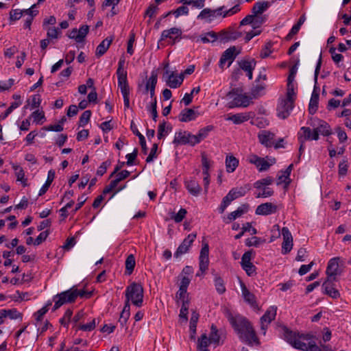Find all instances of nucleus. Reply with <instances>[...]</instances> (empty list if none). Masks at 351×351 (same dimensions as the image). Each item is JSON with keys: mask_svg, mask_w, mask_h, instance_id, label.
Masks as SVG:
<instances>
[{"mask_svg": "<svg viewBox=\"0 0 351 351\" xmlns=\"http://www.w3.org/2000/svg\"><path fill=\"white\" fill-rule=\"evenodd\" d=\"M228 320L241 341L248 346L260 344L256 331L247 318L240 315L230 316Z\"/></svg>", "mask_w": 351, "mask_h": 351, "instance_id": "1", "label": "nucleus"}, {"mask_svg": "<svg viewBox=\"0 0 351 351\" xmlns=\"http://www.w3.org/2000/svg\"><path fill=\"white\" fill-rule=\"evenodd\" d=\"M282 332L285 340L295 349L302 351H324L315 341H308V343L302 341L311 339L312 336L309 334H300L289 330L285 326L282 327Z\"/></svg>", "mask_w": 351, "mask_h": 351, "instance_id": "2", "label": "nucleus"}, {"mask_svg": "<svg viewBox=\"0 0 351 351\" xmlns=\"http://www.w3.org/2000/svg\"><path fill=\"white\" fill-rule=\"evenodd\" d=\"M239 5H235L232 8L229 10H225V6H221L217 9L212 10L210 8H204L203 9L200 13L197 16L198 19H205L209 18V21L213 20L214 18H217L218 16H222L223 18H226L228 16H230L234 15L240 11Z\"/></svg>", "mask_w": 351, "mask_h": 351, "instance_id": "3", "label": "nucleus"}, {"mask_svg": "<svg viewBox=\"0 0 351 351\" xmlns=\"http://www.w3.org/2000/svg\"><path fill=\"white\" fill-rule=\"evenodd\" d=\"M125 302L130 304V302L137 307H141L143 302V288L140 283L132 282L126 287L125 289Z\"/></svg>", "mask_w": 351, "mask_h": 351, "instance_id": "4", "label": "nucleus"}, {"mask_svg": "<svg viewBox=\"0 0 351 351\" xmlns=\"http://www.w3.org/2000/svg\"><path fill=\"white\" fill-rule=\"evenodd\" d=\"M227 97L232 99L228 104L229 108L247 107L250 105L252 98L245 94H241L237 88H233L228 93Z\"/></svg>", "mask_w": 351, "mask_h": 351, "instance_id": "5", "label": "nucleus"}, {"mask_svg": "<svg viewBox=\"0 0 351 351\" xmlns=\"http://www.w3.org/2000/svg\"><path fill=\"white\" fill-rule=\"evenodd\" d=\"M53 301L55 304L53 308V311H55L66 303H72L75 302L74 294L72 293L71 289H70L67 291L56 295L53 297Z\"/></svg>", "mask_w": 351, "mask_h": 351, "instance_id": "6", "label": "nucleus"}, {"mask_svg": "<svg viewBox=\"0 0 351 351\" xmlns=\"http://www.w3.org/2000/svg\"><path fill=\"white\" fill-rule=\"evenodd\" d=\"M247 160L250 163L254 165L259 171H267L270 166L275 163V159H271V162L266 160L264 158L258 156L256 154H250Z\"/></svg>", "mask_w": 351, "mask_h": 351, "instance_id": "7", "label": "nucleus"}, {"mask_svg": "<svg viewBox=\"0 0 351 351\" xmlns=\"http://www.w3.org/2000/svg\"><path fill=\"white\" fill-rule=\"evenodd\" d=\"M165 77V82L168 86L171 88H177L180 86L184 80V75L182 73L178 75L176 72L169 73L168 70H166L164 75Z\"/></svg>", "mask_w": 351, "mask_h": 351, "instance_id": "8", "label": "nucleus"}, {"mask_svg": "<svg viewBox=\"0 0 351 351\" xmlns=\"http://www.w3.org/2000/svg\"><path fill=\"white\" fill-rule=\"evenodd\" d=\"M194 134L186 132L180 131L176 132L173 143L176 145H190L194 146L196 145L195 140L193 139Z\"/></svg>", "mask_w": 351, "mask_h": 351, "instance_id": "9", "label": "nucleus"}, {"mask_svg": "<svg viewBox=\"0 0 351 351\" xmlns=\"http://www.w3.org/2000/svg\"><path fill=\"white\" fill-rule=\"evenodd\" d=\"M343 261L340 257H335L331 258L328 263L326 274L327 275L326 279H337L336 276L339 274V263H343Z\"/></svg>", "mask_w": 351, "mask_h": 351, "instance_id": "10", "label": "nucleus"}, {"mask_svg": "<svg viewBox=\"0 0 351 351\" xmlns=\"http://www.w3.org/2000/svg\"><path fill=\"white\" fill-rule=\"evenodd\" d=\"M293 107L294 104L291 101L285 99H281L277 106L278 117L282 119L287 118Z\"/></svg>", "mask_w": 351, "mask_h": 351, "instance_id": "11", "label": "nucleus"}, {"mask_svg": "<svg viewBox=\"0 0 351 351\" xmlns=\"http://www.w3.org/2000/svg\"><path fill=\"white\" fill-rule=\"evenodd\" d=\"M209 246L208 243H203L199 257V270L204 273L209 265Z\"/></svg>", "mask_w": 351, "mask_h": 351, "instance_id": "12", "label": "nucleus"}, {"mask_svg": "<svg viewBox=\"0 0 351 351\" xmlns=\"http://www.w3.org/2000/svg\"><path fill=\"white\" fill-rule=\"evenodd\" d=\"M281 233L283 237V242L282 244V253L287 254L291 252L293 247V237L287 227H283Z\"/></svg>", "mask_w": 351, "mask_h": 351, "instance_id": "13", "label": "nucleus"}, {"mask_svg": "<svg viewBox=\"0 0 351 351\" xmlns=\"http://www.w3.org/2000/svg\"><path fill=\"white\" fill-rule=\"evenodd\" d=\"M253 250L245 252L241 258V266L248 276H252L255 273V266L251 262Z\"/></svg>", "mask_w": 351, "mask_h": 351, "instance_id": "14", "label": "nucleus"}, {"mask_svg": "<svg viewBox=\"0 0 351 351\" xmlns=\"http://www.w3.org/2000/svg\"><path fill=\"white\" fill-rule=\"evenodd\" d=\"M196 237H197L196 233L189 234L187 236V237L185 238L183 240V241L182 242V243L179 245L176 252L174 253V256L178 258V257L182 256V254L186 253L189 251V247H191V244L195 239Z\"/></svg>", "mask_w": 351, "mask_h": 351, "instance_id": "15", "label": "nucleus"}, {"mask_svg": "<svg viewBox=\"0 0 351 351\" xmlns=\"http://www.w3.org/2000/svg\"><path fill=\"white\" fill-rule=\"evenodd\" d=\"M239 52H236V47L234 46L230 47L227 49L221 55L219 60V66L223 68L224 64L228 62V66H230L232 62L234 60L237 56Z\"/></svg>", "mask_w": 351, "mask_h": 351, "instance_id": "16", "label": "nucleus"}, {"mask_svg": "<svg viewBox=\"0 0 351 351\" xmlns=\"http://www.w3.org/2000/svg\"><path fill=\"white\" fill-rule=\"evenodd\" d=\"M277 307L276 306H270L265 314L261 318V330L264 331V334H265V330L267 327V325L271 323L272 320H274L276 316Z\"/></svg>", "mask_w": 351, "mask_h": 351, "instance_id": "17", "label": "nucleus"}, {"mask_svg": "<svg viewBox=\"0 0 351 351\" xmlns=\"http://www.w3.org/2000/svg\"><path fill=\"white\" fill-rule=\"evenodd\" d=\"M336 279H326L322 284L324 293L329 295L333 299H337L340 297V293L337 289L334 287L333 282Z\"/></svg>", "mask_w": 351, "mask_h": 351, "instance_id": "18", "label": "nucleus"}, {"mask_svg": "<svg viewBox=\"0 0 351 351\" xmlns=\"http://www.w3.org/2000/svg\"><path fill=\"white\" fill-rule=\"evenodd\" d=\"M277 210L278 206L276 205L271 202H267L258 206L255 213L258 215H269L276 213Z\"/></svg>", "mask_w": 351, "mask_h": 351, "instance_id": "19", "label": "nucleus"}, {"mask_svg": "<svg viewBox=\"0 0 351 351\" xmlns=\"http://www.w3.org/2000/svg\"><path fill=\"white\" fill-rule=\"evenodd\" d=\"M260 143L266 147H271L274 145L275 134L267 130H263L258 134Z\"/></svg>", "mask_w": 351, "mask_h": 351, "instance_id": "20", "label": "nucleus"}, {"mask_svg": "<svg viewBox=\"0 0 351 351\" xmlns=\"http://www.w3.org/2000/svg\"><path fill=\"white\" fill-rule=\"evenodd\" d=\"M36 5L34 4L30 8L23 10V16H25V23L23 25L24 28L30 29L31 25L34 18L38 14V10H34Z\"/></svg>", "mask_w": 351, "mask_h": 351, "instance_id": "21", "label": "nucleus"}, {"mask_svg": "<svg viewBox=\"0 0 351 351\" xmlns=\"http://www.w3.org/2000/svg\"><path fill=\"white\" fill-rule=\"evenodd\" d=\"M254 116L253 112H242L232 114L227 118V120L232 121L234 124H241L248 121Z\"/></svg>", "mask_w": 351, "mask_h": 351, "instance_id": "22", "label": "nucleus"}, {"mask_svg": "<svg viewBox=\"0 0 351 351\" xmlns=\"http://www.w3.org/2000/svg\"><path fill=\"white\" fill-rule=\"evenodd\" d=\"M317 84H315L314 90L312 93L308 105V112L311 114H314L318 108L319 93L317 92Z\"/></svg>", "mask_w": 351, "mask_h": 351, "instance_id": "23", "label": "nucleus"}, {"mask_svg": "<svg viewBox=\"0 0 351 351\" xmlns=\"http://www.w3.org/2000/svg\"><path fill=\"white\" fill-rule=\"evenodd\" d=\"M182 34V31L180 29L177 27H172L169 29L164 30L161 34L160 41L164 40L165 39L173 38V35H176V36L173 38L174 42L180 40V36Z\"/></svg>", "mask_w": 351, "mask_h": 351, "instance_id": "24", "label": "nucleus"}, {"mask_svg": "<svg viewBox=\"0 0 351 351\" xmlns=\"http://www.w3.org/2000/svg\"><path fill=\"white\" fill-rule=\"evenodd\" d=\"M248 210L249 205L247 204H242L241 206L238 207L236 210L228 214L227 217V219L228 221H226V223H230V221L235 220L237 218L240 217L243 214L246 213Z\"/></svg>", "mask_w": 351, "mask_h": 351, "instance_id": "25", "label": "nucleus"}, {"mask_svg": "<svg viewBox=\"0 0 351 351\" xmlns=\"http://www.w3.org/2000/svg\"><path fill=\"white\" fill-rule=\"evenodd\" d=\"M241 32L234 30L221 31L219 36L222 42H228L230 40H235L241 36Z\"/></svg>", "mask_w": 351, "mask_h": 351, "instance_id": "26", "label": "nucleus"}, {"mask_svg": "<svg viewBox=\"0 0 351 351\" xmlns=\"http://www.w3.org/2000/svg\"><path fill=\"white\" fill-rule=\"evenodd\" d=\"M240 285L242 296L243 297L245 301L250 304L251 306L256 305V301L255 295L247 289L245 285L242 281H240Z\"/></svg>", "mask_w": 351, "mask_h": 351, "instance_id": "27", "label": "nucleus"}, {"mask_svg": "<svg viewBox=\"0 0 351 351\" xmlns=\"http://www.w3.org/2000/svg\"><path fill=\"white\" fill-rule=\"evenodd\" d=\"M117 75L118 80V86L121 91L129 90L130 88L127 80V71H117Z\"/></svg>", "mask_w": 351, "mask_h": 351, "instance_id": "28", "label": "nucleus"}, {"mask_svg": "<svg viewBox=\"0 0 351 351\" xmlns=\"http://www.w3.org/2000/svg\"><path fill=\"white\" fill-rule=\"evenodd\" d=\"M184 183L186 188L191 195L197 196L200 194L202 188L196 180H190L185 181Z\"/></svg>", "mask_w": 351, "mask_h": 351, "instance_id": "29", "label": "nucleus"}, {"mask_svg": "<svg viewBox=\"0 0 351 351\" xmlns=\"http://www.w3.org/2000/svg\"><path fill=\"white\" fill-rule=\"evenodd\" d=\"M196 117L195 110L191 108H185L181 111L178 118L181 122H189L195 120Z\"/></svg>", "mask_w": 351, "mask_h": 351, "instance_id": "30", "label": "nucleus"}, {"mask_svg": "<svg viewBox=\"0 0 351 351\" xmlns=\"http://www.w3.org/2000/svg\"><path fill=\"white\" fill-rule=\"evenodd\" d=\"M113 40L112 37H108L104 39L97 47L95 51V55L98 57L103 56L108 49L110 45Z\"/></svg>", "mask_w": 351, "mask_h": 351, "instance_id": "31", "label": "nucleus"}, {"mask_svg": "<svg viewBox=\"0 0 351 351\" xmlns=\"http://www.w3.org/2000/svg\"><path fill=\"white\" fill-rule=\"evenodd\" d=\"M213 129L214 126L212 125H209L203 128H201L198 131V133L195 135V137L193 138V139L195 140L196 144H198L202 141L205 139L208 136V134L213 130Z\"/></svg>", "mask_w": 351, "mask_h": 351, "instance_id": "32", "label": "nucleus"}, {"mask_svg": "<svg viewBox=\"0 0 351 351\" xmlns=\"http://www.w3.org/2000/svg\"><path fill=\"white\" fill-rule=\"evenodd\" d=\"M270 4L268 1H258L252 8V13L254 15H262L269 7Z\"/></svg>", "mask_w": 351, "mask_h": 351, "instance_id": "33", "label": "nucleus"}, {"mask_svg": "<svg viewBox=\"0 0 351 351\" xmlns=\"http://www.w3.org/2000/svg\"><path fill=\"white\" fill-rule=\"evenodd\" d=\"M157 82H158L157 73L155 71H152L150 77L146 81L143 93L147 94L149 90H150L152 88H156Z\"/></svg>", "mask_w": 351, "mask_h": 351, "instance_id": "34", "label": "nucleus"}, {"mask_svg": "<svg viewBox=\"0 0 351 351\" xmlns=\"http://www.w3.org/2000/svg\"><path fill=\"white\" fill-rule=\"evenodd\" d=\"M239 165V160L233 156H227L226 158V167L228 173H232Z\"/></svg>", "mask_w": 351, "mask_h": 351, "instance_id": "35", "label": "nucleus"}, {"mask_svg": "<svg viewBox=\"0 0 351 351\" xmlns=\"http://www.w3.org/2000/svg\"><path fill=\"white\" fill-rule=\"evenodd\" d=\"M130 315V305L128 302H125L123 308L121 313L119 322L121 326H124Z\"/></svg>", "mask_w": 351, "mask_h": 351, "instance_id": "36", "label": "nucleus"}, {"mask_svg": "<svg viewBox=\"0 0 351 351\" xmlns=\"http://www.w3.org/2000/svg\"><path fill=\"white\" fill-rule=\"evenodd\" d=\"M237 198L233 195L232 192L230 191L223 198L221 205L219 207V211L220 213H223L226 208L230 204V203L236 199Z\"/></svg>", "mask_w": 351, "mask_h": 351, "instance_id": "37", "label": "nucleus"}, {"mask_svg": "<svg viewBox=\"0 0 351 351\" xmlns=\"http://www.w3.org/2000/svg\"><path fill=\"white\" fill-rule=\"evenodd\" d=\"M54 178H55V171L53 170L49 171L47 181L39 191V193H38L39 196L44 195L47 191V190H48L49 187L50 186L51 182H53Z\"/></svg>", "mask_w": 351, "mask_h": 351, "instance_id": "38", "label": "nucleus"}, {"mask_svg": "<svg viewBox=\"0 0 351 351\" xmlns=\"http://www.w3.org/2000/svg\"><path fill=\"white\" fill-rule=\"evenodd\" d=\"M210 343L211 342L209 338L207 337L206 334H202L197 340V348L200 351L208 350L207 347Z\"/></svg>", "mask_w": 351, "mask_h": 351, "instance_id": "39", "label": "nucleus"}, {"mask_svg": "<svg viewBox=\"0 0 351 351\" xmlns=\"http://www.w3.org/2000/svg\"><path fill=\"white\" fill-rule=\"evenodd\" d=\"M256 64V62L254 59L250 60H243L239 62V67L246 73L250 71V70H254Z\"/></svg>", "mask_w": 351, "mask_h": 351, "instance_id": "40", "label": "nucleus"}, {"mask_svg": "<svg viewBox=\"0 0 351 351\" xmlns=\"http://www.w3.org/2000/svg\"><path fill=\"white\" fill-rule=\"evenodd\" d=\"M199 319V314L195 311H193L191 314V317L190 320V330L191 332V339H195V335L196 333V327L197 323Z\"/></svg>", "mask_w": 351, "mask_h": 351, "instance_id": "41", "label": "nucleus"}, {"mask_svg": "<svg viewBox=\"0 0 351 351\" xmlns=\"http://www.w3.org/2000/svg\"><path fill=\"white\" fill-rule=\"evenodd\" d=\"M136 261L133 254H130L125 260V274L130 275L135 267Z\"/></svg>", "mask_w": 351, "mask_h": 351, "instance_id": "42", "label": "nucleus"}, {"mask_svg": "<svg viewBox=\"0 0 351 351\" xmlns=\"http://www.w3.org/2000/svg\"><path fill=\"white\" fill-rule=\"evenodd\" d=\"M320 134L328 136L331 134L330 125L324 121L319 120L318 126L315 128Z\"/></svg>", "mask_w": 351, "mask_h": 351, "instance_id": "43", "label": "nucleus"}, {"mask_svg": "<svg viewBox=\"0 0 351 351\" xmlns=\"http://www.w3.org/2000/svg\"><path fill=\"white\" fill-rule=\"evenodd\" d=\"M208 338L211 343H213L216 345L219 344L220 335H219V332L217 328V326L214 324L211 325L210 333V336Z\"/></svg>", "mask_w": 351, "mask_h": 351, "instance_id": "44", "label": "nucleus"}, {"mask_svg": "<svg viewBox=\"0 0 351 351\" xmlns=\"http://www.w3.org/2000/svg\"><path fill=\"white\" fill-rule=\"evenodd\" d=\"M311 134L312 131L310 128L308 127H302L300 128V131L298 134V140H300V136L302 137L303 141H310L311 140Z\"/></svg>", "mask_w": 351, "mask_h": 351, "instance_id": "45", "label": "nucleus"}, {"mask_svg": "<svg viewBox=\"0 0 351 351\" xmlns=\"http://www.w3.org/2000/svg\"><path fill=\"white\" fill-rule=\"evenodd\" d=\"M12 168L14 170L15 175L17 178V181H20V182H23V185L26 186V183H25L26 180L24 179L25 173H24L23 168L17 165H13Z\"/></svg>", "mask_w": 351, "mask_h": 351, "instance_id": "46", "label": "nucleus"}, {"mask_svg": "<svg viewBox=\"0 0 351 351\" xmlns=\"http://www.w3.org/2000/svg\"><path fill=\"white\" fill-rule=\"evenodd\" d=\"M265 242V239H263L257 237H253L245 240V245L247 247L254 246L257 247L262 243H264Z\"/></svg>", "mask_w": 351, "mask_h": 351, "instance_id": "47", "label": "nucleus"}, {"mask_svg": "<svg viewBox=\"0 0 351 351\" xmlns=\"http://www.w3.org/2000/svg\"><path fill=\"white\" fill-rule=\"evenodd\" d=\"M71 289L72 293L74 294V301H75L78 296L80 298H89L92 295L91 292H87L84 290L77 289L75 287H73L71 288Z\"/></svg>", "mask_w": 351, "mask_h": 351, "instance_id": "48", "label": "nucleus"}, {"mask_svg": "<svg viewBox=\"0 0 351 351\" xmlns=\"http://www.w3.org/2000/svg\"><path fill=\"white\" fill-rule=\"evenodd\" d=\"M250 190L248 186H241L240 188H233L230 190L233 195L237 199L238 197H243L245 195L247 191Z\"/></svg>", "mask_w": 351, "mask_h": 351, "instance_id": "49", "label": "nucleus"}, {"mask_svg": "<svg viewBox=\"0 0 351 351\" xmlns=\"http://www.w3.org/2000/svg\"><path fill=\"white\" fill-rule=\"evenodd\" d=\"M293 168V165L291 164L287 169L282 173V175L278 176L277 185L281 184L282 182H285L289 178L290 173Z\"/></svg>", "mask_w": 351, "mask_h": 351, "instance_id": "50", "label": "nucleus"}, {"mask_svg": "<svg viewBox=\"0 0 351 351\" xmlns=\"http://www.w3.org/2000/svg\"><path fill=\"white\" fill-rule=\"evenodd\" d=\"M45 29H47V36L49 39H56L58 38L59 34H61V31L55 27H46Z\"/></svg>", "mask_w": 351, "mask_h": 351, "instance_id": "51", "label": "nucleus"}, {"mask_svg": "<svg viewBox=\"0 0 351 351\" xmlns=\"http://www.w3.org/2000/svg\"><path fill=\"white\" fill-rule=\"evenodd\" d=\"M267 21L266 15H255L254 16L253 29L260 27Z\"/></svg>", "mask_w": 351, "mask_h": 351, "instance_id": "52", "label": "nucleus"}, {"mask_svg": "<svg viewBox=\"0 0 351 351\" xmlns=\"http://www.w3.org/2000/svg\"><path fill=\"white\" fill-rule=\"evenodd\" d=\"M215 286L217 291L219 294H223L226 291V287L223 279L220 277H215Z\"/></svg>", "mask_w": 351, "mask_h": 351, "instance_id": "53", "label": "nucleus"}, {"mask_svg": "<svg viewBox=\"0 0 351 351\" xmlns=\"http://www.w3.org/2000/svg\"><path fill=\"white\" fill-rule=\"evenodd\" d=\"M273 182H274V179L271 177L268 176L267 178H265L263 179L256 181L254 183V186L256 189H261L263 186H268V185L271 184L273 183Z\"/></svg>", "mask_w": 351, "mask_h": 351, "instance_id": "54", "label": "nucleus"}, {"mask_svg": "<svg viewBox=\"0 0 351 351\" xmlns=\"http://www.w3.org/2000/svg\"><path fill=\"white\" fill-rule=\"evenodd\" d=\"M90 116L91 111L89 110H85L80 117L79 125L83 127L86 125L90 121Z\"/></svg>", "mask_w": 351, "mask_h": 351, "instance_id": "55", "label": "nucleus"}, {"mask_svg": "<svg viewBox=\"0 0 351 351\" xmlns=\"http://www.w3.org/2000/svg\"><path fill=\"white\" fill-rule=\"evenodd\" d=\"M265 88V84L261 83L256 85L252 88L251 93L254 97H258L263 94V90Z\"/></svg>", "mask_w": 351, "mask_h": 351, "instance_id": "56", "label": "nucleus"}, {"mask_svg": "<svg viewBox=\"0 0 351 351\" xmlns=\"http://www.w3.org/2000/svg\"><path fill=\"white\" fill-rule=\"evenodd\" d=\"M21 105V101H14L4 113L0 115V119H5L12 111Z\"/></svg>", "mask_w": 351, "mask_h": 351, "instance_id": "57", "label": "nucleus"}, {"mask_svg": "<svg viewBox=\"0 0 351 351\" xmlns=\"http://www.w3.org/2000/svg\"><path fill=\"white\" fill-rule=\"evenodd\" d=\"M25 12H23V10L15 9L12 10L10 12V20L11 21H15L19 20L22 16H23Z\"/></svg>", "mask_w": 351, "mask_h": 351, "instance_id": "58", "label": "nucleus"}, {"mask_svg": "<svg viewBox=\"0 0 351 351\" xmlns=\"http://www.w3.org/2000/svg\"><path fill=\"white\" fill-rule=\"evenodd\" d=\"M51 305V302H49L45 306L42 308L39 309L37 312L35 313L34 315L36 317V321H41L43 317L49 310V306Z\"/></svg>", "mask_w": 351, "mask_h": 351, "instance_id": "59", "label": "nucleus"}, {"mask_svg": "<svg viewBox=\"0 0 351 351\" xmlns=\"http://www.w3.org/2000/svg\"><path fill=\"white\" fill-rule=\"evenodd\" d=\"M217 35L214 32H209L205 36H201L200 39L204 43L214 42L217 40Z\"/></svg>", "mask_w": 351, "mask_h": 351, "instance_id": "60", "label": "nucleus"}, {"mask_svg": "<svg viewBox=\"0 0 351 351\" xmlns=\"http://www.w3.org/2000/svg\"><path fill=\"white\" fill-rule=\"evenodd\" d=\"M89 27L88 25H82L79 29H77L78 35V43L82 42L84 38L88 33Z\"/></svg>", "mask_w": 351, "mask_h": 351, "instance_id": "61", "label": "nucleus"}, {"mask_svg": "<svg viewBox=\"0 0 351 351\" xmlns=\"http://www.w3.org/2000/svg\"><path fill=\"white\" fill-rule=\"evenodd\" d=\"M168 134V128H166V122L160 123L158 128V138L161 139Z\"/></svg>", "mask_w": 351, "mask_h": 351, "instance_id": "62", "label": "nucleus"}, {"mask_svg": "<svg viewBox=\"0 0 351 351\" xmlns=\"http://www.w3.org/2000/svg\"><path fill=\"white\" fill-rule=\"evenodd\" d=\"M272 44L271 43H267L265 47L262 49L260 56L262 58H265L268 57L270 53L272 52L271 51Z\"/></svg>", "mask_w": 351, "mask_h": 351, "instance_id": "63", "label": "nucleus"}, {"mask_svg": "<svg viewBox=\"0 0 351 351\" xmlns=\"http://www.w3.org/2000/svg\"><path fill=\"white\" fill-rule=\"evenodd\" d=\"M186 213L187 211L186 209L180 208L178 213L176 214L174 216H173L171 218L175 221V222L179 223L184 219Z\"/></svg>", "mask_w": 351, "mask_h": 351, "instance_id": "64", "label": "nucleus"}]
</instances>
